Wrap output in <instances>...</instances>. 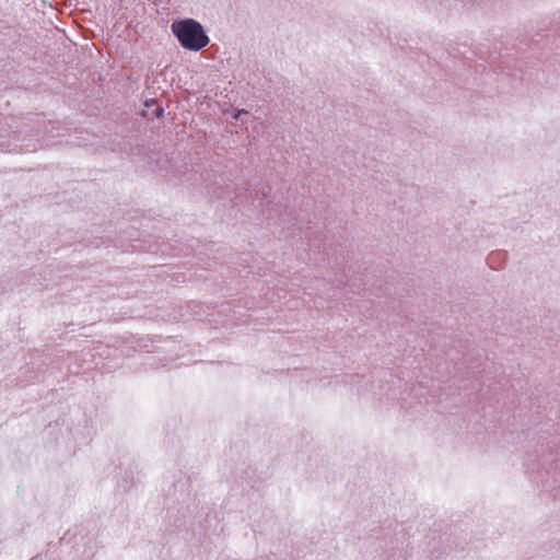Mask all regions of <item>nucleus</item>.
I'll list each match as a JSON object with an SVG mask.
<instances>
[{
    "mask_svg": "<svg viewBox=\"0 0 560 560\" xmlns=\"http://www.w3.org/2000/svg\"><path fill=\"white\" fill-rule=\"evenodd\" d=\"M171 27L180 45L186 49L198 51L209 43V37L201 24L192 19L175 21Z\"/></svg>",
    "mask_w": 560,
    "mask_h": 560,
    "instance_id": "f257e3e1",
    "label": "nucleus"
},
{
    "mask_svg": "<svg viewBox=\"0 0 560 560\" xmlns=\"http://www.w3.org/2000/svg\"><path fill=\"white\" fill-rule=\"evenodd\" d=\"M162 112H163V109H162V108H159V109H158V116L162 115Z\"/></svg>",
    "mask_w": 560,
    "mask_h": 560,
    "instance_id": "f03ea898",
    "label": "nucleus"
}]
</instances>
